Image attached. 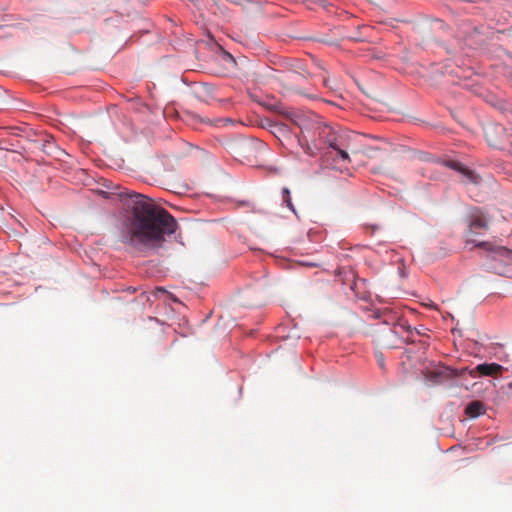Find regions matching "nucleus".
Here are the masks:
<instances>
[{
  "label": "nucleus",
  "instance_id": "f257e3e1",
  "mask_svg": "<svg viewBox=\"0 0 512 512\" xmlns=\"http://www.w3.org/2000/svg\"><path fill=\"white\" fill-rule=\"evenodd\" d=\"M128 213L122 223L120 241L136 250H154L177 229L175 218L152 199L134 192H121Z\"/></svg>",
  "mask_w": 512,
  "mask_h": 512
},
{
  "label": "nucleus",
  "instance_id": "f03ea898",
  "mask_svg": "<svg viewBox=\"0 0 512 512\" xmlns=\"http://www.w3.org/2000/svg\"><path fill=\"white\" fill-rule=\"evenodd\" d=\"M282 114L300 128L298 144L305 154L315 157L322 152V159L333 169H346L350 163L349 152H355L348 132H337L313 113L285 110Z\"/></svg>",
  "mask_w": 512,
  "mask_h": 512
},
{
  "label": "nucleus",
  "instance_id": "7ed1b4c3",
  "mask_svg": "<svg viewBox=\"0 0 512 512\" xmlns=\"http://www.w3.org/2000/svg\"><path fill=\"white\" fill-rule=\"evenodd\" d=\"M489 227L488 221L486 220L484 214L480 210H475L470 215V222L468 226V230L466 233V245L474 244L473 247L470 248L472 250L476 247L475 236L480 233L482 230H487Z\"/></svg>",
  "mask_w": 512,
  "mask_h": 512
},
{
  "label": "nucleus",
  "instance_id": "20e7f679",
  "mask_svg": "<svg viewBox=\"0 0 512 512\" xmlns=\"http://www.w3.org/2000/svg\"><path fill=\"white\" fill-rule=\"evenodd\" d=\"M476 247L488 251L492 260L503 262L506 265L512 261V251L503 246H496L491 242L481 241L476 244Z\"/></svg>",
  "mask_w": 512,
  "mask_h": 512
},
{
  "label": "nucleus",
  "instance_id": "39448f33",
  "mask_svg": "<svg viewBox=\"0 0 512 512\" xmlns=\"http://www.w3.org/2000/svg\"><path fill=\"white\" fill-rule=\"evenodd\" d=\"M506 369L498 363H482L478 364L473 369L464 368L463 372H468L470 377L475 378L477 376H490L497 378L503 374Z\"/></svg>",
  "mask_w": 512,
  "mask_h": 512
},
{
  "label": "nucleus",
  "instance_id": "423d86ee",
  "mask_svg": "<svg viewBox=\"0 0 512 512\" xmlns=\"http://www.w3.org/2000/svg\"><path fill=\"white\" fill-rule=\"evenodd\" d=\"M462 373L463 370L457 371L451 369L450 367L442 366L434 370L427 371L425 373V378L433 384H441L446 380L453 379L462 375Z\"/></svg>",
  "mask_w": 512,
  "mask_h": 512
},
{
  "label": "nucleus",
  "instance_id": "0eeeda50",
  "mask_svg": "<svg viewBox=\"0 0 512 512\" xmlns=\"http://www.w3.org/2000/svg\"><path fill=\"white\" fill-rule=\"evenodd\" d=\"M443 164L446 167H449L462 174L464 181L467 183L478 184L480 182L479 175H477L474 171L468 169L467 167L463 166L460 162L447 160L444 161Z\"/></svg>",
  "mask_w": 512,
  "mask_h": 512
},
{
  "label": "nucleus",
  "instance_id": "6e6552de",
  "mask_svg": "<svg viewBox=\"0 0 512 512\" xmlns=\"http://www.w3.org/2000/svg\"><path fill=\"white\" fill-rule=\"evenodd\" d=\"M485 413V405L478 400L470 402L465 408V414L470 418H476Z\"/></svg>",
  "mask_w": 512,
  "mask_h": 512
},
{
  "label": "nucleus",
  "instance_id": "1a4fd4ad",
  "mask_svg": "<svg viewBox=\"0 0 512 512\" xmlns=\"http://www.w3.org/2000/svg\"><path fill=\"white\" fill-rule=\"evenodd\" d=\"M282 200H283V203L293 212L296 214V210L294 208V205L292 203V199H291V193H290V190L286 187H284L282 189Z\"/></svg>",
  "mask_w": 512,
  "mask_h": 512
},
{
  "label": "nucleus",
  "instance_id": "9d476101",
  "mask_svg": "<svg viewBox=\"0 0 512 512\" xmlns=\"http://www.w3.org/2000/svg\"><path fill=\"white\" fill-rule=\"evenodd\" d=\"M310 137L316 138L319 143V134H313V132H310Z\"/></svg>",
  "mask_w": 512,
  "mask_h": 512
},
{
  "label": "nucleus",
  "instance_id": "9b49d317",
  "mask_svg": "<svg viewBox=\"0 0 512 512\" xmlns=\"http://www.w3.org/2000/svg\"><path fill=\"white\" fill-rule=\"evenodd\" d=\"M380 366L383 367V360L382 358L379 359Z\"/></svg>",
  "mask_w": 512,
  "mask_h": 512
},
{
  "label": "nucleus",
  "instance_id": "f8f14e48",
  "mask_svg": "<svg viewBox=\"0 0 512 512\" xmlns=\"http://www.w3.org/2000/svg\"><path fill=\"white\" fill-rule=\"evenodd\" d=\"M223 121H224V122H231V120H230V119H225V120H223Z\"/></svg>",
  "mask_w": 512,
  "mask_h": 512
}]
</instances>
